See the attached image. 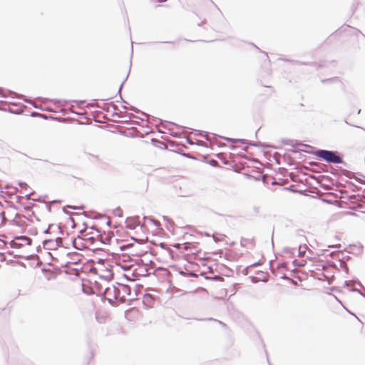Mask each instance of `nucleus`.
Returning <instances> with one entry per match:
<instances>
[{
  "label": "nucleus",
  "mask_w": 365,
  "mask_h": 365,
  "mask_svg": "<svg viewBox=\"0 0 365 365\" xmlns=\"http://www.w3.org/2000/svg\"><path fill=\"white\" fill-rule=\"evenodd\" d=\"M346 314L344 310L341 308H334L331 309L327 316L329 322L334 325H342L345 322Z\"/></svg>",
  "instance_id": "1"
},
{
  "label": "nucleus",
  "mask_w": 365,
  "mask_h": 365,
  "mask_svg": "<svg viewBox=\"0 0 365 365\" xmlns=\"http://www.w3.org/2000/svg\"><path fill=\"white\" fill-rule=\"evenodd\" d=\"M315 155L327 162L333 163H341V158L336 155L335 153L329 150H319L315 152Z\"/></svg>",
  "instance_id": "2"
},
{
  "label": "nucleus",
  "mask_w": 365,
  "mask_h": 365,
  "mask_svg": "<svg viewBox=\"0 0 365 365\" xmlns=\"http://www.w3.org/2000/svg\"><path fill=\"white\" fill-rule=\"evenodd\" d=\"M96 274L99 276L100 278L105 280L109 281L113 279V272L110 269L103 266V264L99 263L98 267L93 268Z\"/></svg>",
  "instance_id": "3"
},
{
  "label": "nucleus",
  "mask_w": 365,
  "mask_h": 365,
  "mask_svg": "<svg viewBox=\"0 0 365 365\" xmlns=\"http://www.w3.org/2000/svg\"><path fill=\"white\" fill-rule=\"evenodd\" d=\"M11 246L14 248H19L25 245H30L31 240L26 236L16 237L11 241Z\"/></svg>",
  "instance_id": "4"
},
{
  "label": "nucleus",
  "mask_w": 365,
  "mask_h": 365,
  "mask_svg": "<svg viewBox=\"0 0 365 365\" xmlns=\"http://www.w3.org/2000/svg\"><path fill=\"white\" fill-rule=\"evenodd\" d=\"M143 302L149 304L150 306H152L154 303V299L152 297L150 294H146L143 297Z\"/></svg>",
  "instance_id": "5"
},
{
  "label": "nucleus",
  "mask_w": 365,
  "mask_h": 365,
  "mask_svg": "<svg viewBox=\"0 0 365 365\" xmlns=\"http://www.w3.org/2000/svg\"><path fill=\"white\" fill-rule=\"evenodd\" d=\"M120 288L122 289L123 292L127 293L128 294H130V287L125 284H120Z\"/></svg>",
  "instance_id": "6"
},
{
  "label": "nucleus",
  "mask_w": 365,
  "mask_h": 365,
  "mask_svg": "<svg viewBox=\"0 0 365 365\" xmlns=\"http://www.w3.org/2000/svg\"><path fill=\"white\" fill-rule=\"evenodd\" d=\"M4 222V217L3 216L0 214V226L2 225V223Z\"/></svg>",
  "instance_id": "7"
},
{
  "label": "nucleus",
  "mask_w": 365,
  "mask_h": 365,
  "mask_svg": "<svg viewBox=\"0 0 365 365\" xmlns=\"http://www.w3.org/2000/svg\"><path fill=\"white\" fill-rule=\"evenodd\" d=\"M159 3H163V2H165L167 0H156Z\"/></svg>",
  "instance_id": "8"
},
{
  "label": "nucleus",
  "mask_w": 365,
  "mask_h": 365,
  "mask_svg": "<svg viewBox=\"0 0 365 365\" xmlns=\"http://www.w3.org/2000/svg\"><path fill=\"white\" fill-rule=\"evenodd\" d=\"M86 231V229L81 230L80 233H81V234H83V232H85Z\"/></svg>",
  "instance_id": "9"
},
{
  "label": "nucleus",
  "mask_w": 365,
  "mask_h": 365,
  "mask_svg": "<svg viewBox=\"0 0 365 365\" xmlns=\"http://www.w3.org/2000/svg\"><path fill=\"white\" fill-rule=\"evenodd\" d=\"M48 231H49V230H45V232H45V233H48V232H49Z\"/></svg>",
  "instance_id": "10"
},
{
  "label": "nucleus",
  "mask_w": 365,
  "mask_h": 365,
  "mask_svg": "<svg viewBox=\"0 0 365 365\" xmlns=\"http://www.w3.org/2000/svg\"><path fill=\"white\" fill-rule=\"evenodd\" d=\"M218 323H219L220 324H222L223 326H225V324H222V322H218Z\"/></svg>",
  "instance_id": "11"
},
{
  "label": "nucleus",
  "mask_w": 365,
  "mask_h": 365,
  "mask_svg": "<svg viewBox=\"0 0 365 365\" xmlns=\"http://www.w3.org/2000/svg\"><path fill=\"white\" fill-rule=\"evenodd\" d=\"M216 240L218 241L223 240L222 239H217V238H216Z\"/></svg>",
  "instance_id": "12"
},
{
  "label": "nucleus",
  "mask_w": 365,
  "mask_h": 365,
  "mask_svg": "<svg viewBox=\"0 0 365 365\" xmlns=\"http://www.w3.org/2000/svg\"><path fill=\"white\" fill-rule=\"evenodd\" d=\"M76 179L78 180H81V179L80 178H76Z\"/></svg>",
  "instance_id": "13"
}]
</instances>
